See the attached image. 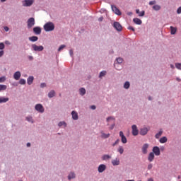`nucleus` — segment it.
Segmentation results:
<instances>
[{
	"instance_id": "nucleus-57",
	"label": "nucleus",
	"mask_w": 181,
	"mask_h": 181,
	"mask_svg": "<svg viewBox=\"0 0 181 181\" xmlns=\"http://www.w3.org/2000/svg\"><path fill=\"white\" fill-rule=\"evenodd\" d=\"M26 146H27V147H30L31 144H30V143H27Z\"/></svg>"
},
{
	"instance_id": "nucleus-28",
	"label": "nucleus",
	"mask_w": 181,
	"mask_h": 181,
	"mask_svg": "<svg viewBox=\"0 0 181 181\" xmlns=\"http://www.w3.org/2000/svg\"><path fill=\"white\" fill-rule=\"evenodd\" d=\"M76 177V175L74 173H70L68 175V180H71V179H74Z\"/></svg>"
},
{
	"instance_id": "nucleus-41",
	"label": "nucleus",
	"mask_w": 181,
	"mask_h": 181,
	"mask_svg": "<svg viewBox=\"0 0 181 181\" xmlns=\"http://www.w3.org/2000/svg\"><path fill=\"white\" fill-rule=\"evenodd\" d=\"M26 120H27L28 122L33 123V117H26Z\"/></svg>"
},
{
	"instance_id": "nucleus-13",
	"label": "nucleus",
	"mask_w": 181,
	"mask_h": 181,
	"mask_svg": "<svg viewBox=\"0 0 181 181\" xmlns=\"http://www.w3.org/2000/svg\"><path fill=\"white\" fill-rule=\"evenodd\" d=\"M112 11L117 15H122L119 9H118L115 6H111Z\"/></svg>"
},
{
	"instance_id": "nucleus-45",
	"label": "nucleus",
	"mask_w": 181,
	"mask_h": 181,
	"mask_svg": "<svg viewBox=\"0 0 181 181\" xmlns=\"http://www.w3.org/2000/svg\"><path fill=\"white\" fill-rule=\"evenodd\" d=\"M5 49V45L3 42L0 43V50H4Z\"/></svg>"
},
{
	"instance_id": "nucleus-39",
	"label": "nucleus",
	"mask_w": 181,
	"mask_h": 181,
	"mask_svg": "<svg viewBox=\"0 0 181 181\" xmlns=\"http://www.w3.org/2000/svg\"><path fill=\"white\" fill-rule=\"evenodd\" d=\"M106 74H107V72L105 71H102L100 73L99 77H104V76H106Z\"/></svg>"
},
{
	"instance_id": "nucleus-6",
	"label": "nucleus",
	"mask_w": 181,
	"mask_h": 181,
	"mask_svg": "<svg viewBox=\"0 0 181 181\" xmlns=\"http://www.w3.org/2000/svg\"><path fill=\"white\" fill-rule=\"evenodd\" d=\"M32 49L34 52H42L44 50V47L42 45L37 46L35 44L31 45Z\"/></svg>"
},
{
	"instance_id": "nucleus-30",
	"label": "nucleus",
	"mask_w": 181,
	"mask_h": 181,
	"mask_svg": "<svg viewBox=\"0 0 181 181\" xmlns=\"http://www.w3.org/2000/svg\"><path fill=\"white\" fill-rule=\"evenodd\" d=\"M54 95H55V91L54 90H51L48 93L49 98H52V97H54Z\"/></svg>"
},
{
	"instance_id": "nucleus-62",
	"label": "nucleus",
	"mask_w": 181,
	"mask_h": 181,
	"mask_svg": "<svg viewBox=\"0 0 181 181\" xmlns=\"http://www.w3.org/2000/svg\"><path fill=\"white\" fill-rule=\"evenodd\" d=\"M125 181H135L134 180H125Z\"/></svg>"
},
{
	"instance_id": "nucleus-32",
	"label": "nucleus",
	"mask_w": 181,
	"mask_h": 181,
	"mask_svg": "<svg viewBox=\"0 0 181 181\" xmlns=\"http://www.w3.org/2000/svg\"><path fill=\"white\" fill-rule=\"evenodd\" d=\"M177 32V28H174L173 26H170V33L172 35H175Z\"/></svg>"
},
{
	"instance_id": "nucleus-26",
	"label": "nucleus",
	"mask_w": 181,
	"mask_h": 181,
	"mask_svg": "<svg viewBox=\"0 0 181 181\" xmlns=\"http://www.w3.org/2000/svg\"><path fill=\"white\" fill-rule=\"evenodd\" d=\"M28 39H29L30 42H37V40H38V37L32 36V37H29Z\"/></svg>"
},
{
	"instance_id": "nucleus-25",
	"label": "nucleus",
	"mask_w": 181,
	"mask_h": 181,
	"mask_svg": "<svg viewBox=\"0 0 181 181\" xmlns=\"http://www.w3.org/2000/svg\"><path fill=\"white\" fill-rule=\"evenodd\" d=\"M163 130H160L158 133H157L156 135H155V138L156 139H159L160 138V136L163 135Z\"/></svg>"
},
{
	"instance_id": "nucleus-44",
	"label": "nucleus",
	"mask_w": 181,
	"mask_h": 181,
	"mask_svg": "<svg viewBox=\"0 0 181 181\" xmlns=\"http://www.w3.org/2000/svg\"><path fill=\"white\" fill-rule=\"evenodd\" d=\"M64 47H66V45H61V46L58 48V52H61V50H63V49H64Z\"/></svg>"
},
{
	"instance_id": "nucleus-15",
	"label": "nucleus",
	"mask_w": 181,
	"mask_h": 181,
	"mask_svg": "<svg viewBox=\"0 0 181 181\" xmlns=\"http://www.w3.org/2000/svg\"><path fill=\"white\" fill-rule=\"evenodd\" d=\"M148 129L146 127H144L140 130V134L141 136H146L148 134Z\"/></svg>"
},
{
	"instance_id": "nucleus-17",
	"label": "nucleus",
	"mask_w": 181,
	"mask_h": 181,
	"mask_svg": "<svg viewBox=\"0 0 181 181\" xmlns=\"http://www.w3.org/2000/svg\"><path fill=\"white\" fill-rule=\"evenodd\" d=\"M119 164H120V160L118 158H115V160H112V165L113 166H117V165H119Z\"/></svg>"
},
{
	"instance_id": "nucleus-43",
	"label": "nucleus",
	"mask_w": 181,
	"mask_h": 181,
	"mask_svg": "<svg viewBox=\"0 0 181 181\" xmlns=\"http://www.w3.org/2000/svg\"><path fill=\"white\" fill-rule=\"evenodd\" d=\"M26 81L25 79H20L19 80V84L24 85L25 84Z\"/></svg>"
},
{
	"instance_id": "nucleus-33",
	"label": "nucleus",
	"mask_w": 181,
	"mask_h": 181,
	"mask_svg": "<svg viewBox=\"0 0 181 181\" xmlns=\"http://www.w3.org/2000/svg\"><path fill=\"white\" fill-rule=\"evenodd\" d=\"M152 8L154 11H160L161 9V6L159 5H154Z\"/></svg>"
},
{
	"instance_id": "nucleus-12",
	"label": "nucleus",
	"mask_w": 181,
	"mask_h": 181,
	"mask_svg": "<svg viewBox=\"0 0 181 181\" xmlns=\"http://www.w3.org/2000/svg\"><path fill=\"white\" fill-rule=\"evenodd\" d=\"M106 165L104 164H101L98 168V171L99 173H103L106 170Z\"/></svg>"
},
{
	"instance_id": "nucleus-9",
	"label": "nucleus",
	"mask_w": 181,
	"mask_h": 181,
	"mask_svg": "<svg viewBox=\"0 0 181 181\" xmlns=\"http://www.w3.org/2000/svg\"><path fill=\"white\" fill-rule=\"evenodd\" d=\"M132 135L134 136H136L139 135V129L137 128V126L134 124L132 126Z\"/></svg>"
},
{
	"instance_id": "nucleus-37",
	"label": "nucleus",
	"mask_w": 181,
	"mask_h": 181,
	"mask_svg": "<svg viewBox=\"0 0 181 181\" xmlns=\"http://www.w3.org/2000/svg\"><path fill=\"white\" fill-rule=\"evenodd\" d=\"M58 126H59V127H63V126H64V127H66V124L65 122H59Z\"/></svg>"
},
{
	"instance_id": "nucleus-20",
	"label": "nucleus",
	"mask_w": 181,
	"mask_h": 181,
	"mask_svg": "<svg viewBox=\"0 0 181 181\" xmlns=\"http://www.w3.org/2000/svg\"><path fill=\"white\" fill-rule=\"evenodd\" d=\"M21 74L20 71L14 73V80H19L21 78Z\"/></svg>"
},
{
	"instance_id": "nucleus-38",
	"label": "nucleus",
	"mask_w": 181,
	"mask_h": 181,
	"mask_svg": "<svg viewBox=\"0 0 181 181\" xmlns=\"http://www.w3.org/2000/svg\"><path fill=\"white\" fill-rule=\"evenodd\" d=\"M116 60H117V63L118 64H121L122 63H123V59L121 58V57L117 58Z\"/></svg>"
},
{
	"instance_id": "nucleus-49",
	"label": "nucleus",
	"mask_w": 181,
	"mask_h": 181,
	"mask_svg": "<svg viewBox=\"0 0 181 181\" xmlns=\"http://www.w3.org/2000/svg\"><path fill=\"white\" fill-rule=\"evenodd\" d=\"M177 13L178 14H180V13H181V6L177 8Z\"/></svg>"
},
{
	"instance_id": "nucleus-2",
	"label": "nucleus",
	"mask_w": 181,
	"mask_h": 181,
	"mask_svg": "<svg viewBox=\"0 0 181 181\" xmlns=\"http://www.w3.org/2000/svg\"><path fill=\"white\" fill-rule=\"evenodd\" d=\"M106 121H107V123H110V122H113V124H112L110 125V127H109V130H113L115 127V117H108L106 119Z\"/></svg>"
},
{
	"instance_id": "nucleus-24",
	"label": "nucleus",
	"mask_w": 181,
	"mask_h": 181,
	"mask_svg": "<svg viewBox=\"0 0 181 181\" xmlns=\"http://www.w3.org/2000/svg\"><path fill=\"white\" fill-rule=\"evenodd\" d=\"M159 142L160 144H165L168 142V138L166 136H163L160 139Z\"/></svg>"
},
{
	"instance_id": "nucleus-1",
	"label": "nucleus",
	"mask_w": 181,
	"mask_h": 181,
	"mask_svg": "<svg viewBox=\"0 0 181 181\" xmlns=\"http://www.w3.org/2000/svg\"><path fill=\"white\" fill-rule=\"evenodd\" d=\"M54 24L52 22H47L43 26V28L46 32L52 31L54 30Z\"/></svg>"
},
{
	"instance_id": "nucleus-14",
	"label": "nucleus",
	"mask_w": 181,
	"mask_h": 181,
	"mask_svg": "<svg viewBox=\"0 0 181 181\" xmlns=\"http://www.w3.org/2000/svg\"><path fill=\"white\" fill-rule=\"evenodd\" d=\"M155 159V154L153 152H151L149 153L148 156V160L150 163H152Z\"/></svg>"
},
{
	"instance_id": "nucleus-42",
	"label": "nucleus",
	"mask_w": 181,
	"mask_h": 181,
	"mask_svg": "<svg viewBox=\"0 0 181 181\" xmlns=\"http://www.w3.org/2000/svg\"><path fill=\"white\" fill-rule=\"evenodd\" d=\"M175 67H176V69H177L178 70H181V63H177V64H175Z\"/></svg>"
},
{
	"instance_id": "nucleus-16",
	"label": "nucleus",
	"mask_w": 181,
	"mask_h": 181,
	"mask_svg": "<svg viewBox=\"0 0 181 181\" xmlns=\"http://www.w3.org/2000/svg\"><path fill=\"white\" fill-rule=\"evenodd\" d=\"M33 33L36 35H40L41 34V32H42V29L40 27H35L33 28Z\"/></svg>"
},
{
	"instance_id": "nucleus-47",
	"label": "nucleus",
	"mask_w": 181,
	"mask_h": 181,
	"mask_svg": "<svg viewBox=\"0 0 181 181\" xmlns=\"http://www.w3.org/2000/svg\"><path fill=\"white\" fill-rule=\"evenodd\" d=\"M156 4V1H149L148 4L152 6Z\"/></svg>"
},
{
	"instance_id": "nucleus-51",
	"label": "nucleus",
	"mask_w": 181,
	"mask_h": 181,
	"mask_svg": "<svg viewBox=\"0 0 181 181\" xmlns=\"http://www.w3.org/2000/svg\"><path fill=\"white\" fill-rule=\"evenodd\" d=\"M90 109H91L92 110H96V106H95V105H91V106H90Z\"/></svg>"
},
{
	"instance_id": "nucleus-19",
	"label": "nucleus",
	"mask_w": 181,
	"mask_h": 181,
	"mask_svg": "<svg viewBox=\"0 0 181 181\" xmlns=\"http://www.w3.org/2000/svg\"><path fill=\"white\" fill-rule=\"evenodd\" d=\"M101 134V138L106 139H108L110 136V134H105L104 132H100Z\"/></svg>"
},
{
	"instance_id": "nucleus-4",
	"label": "nucleus",
	"mask_w": 181,
	"mask_h": 181,
	"mask_svg": "<svg viewBox=\"0 0 181 181\" xmlns=\"http://www.w3.org/2000/svg\"><path fill=\"white\" fill-rule=\"evenodd\" d=\"M35 110L39 113L45 112V108L42 104H36L35 106Z\"/></svg>"
},
{
	"instance_id": "nucleus-11",
	"label": "nucleus",
	"mask_w": 181,
	"mask_h": 181,
	"mask_svg": "<svg viewBox=\"0 0 181 181\" xmlns=\"http://www.w3.org/2000/svg\"><path fill=\"white\" fill-rule=\"evenodd\" d=\"M113 27L117 30V31H122V26L119 22H114Z\"/></svg>"
},
{
	"instance_id": "nucleus-46",
	"label": "nucleus",
	"mask_w": 181,
	"mask_h": 181,
	"mask_svg": "<svg viewBox=\"0 0 181 181\" xmlns=\"http://www.w3.org/2000/svg\"><path fill=\"white\" fill-rule=\"evenodd\" d=\"M119 139H117L115 142L112 144V146L115 147L116 145L119 144Z\"/></svg>"
},
{
	"instance_id": "nucleus-64",
	"label": "nucleus",
	"mask_w": 181,
	"mask_h": 181,
	"mask_svg": "<svg viewBox=\"0 0 181 181\" xmlns=\"http://www.w3.org/2000/svg\"><path fill=\"white\" fill-rule=\"evenodd\" d=\"M1 2H4V1H6V0H1Z\"/></svg>"
},
{
	"instance_id": "nucleus-55",
	"label": "nucleus",
	"mask_w": 181,
	"mask_h": 181,
	"mask_svg": "<svg viewBox=\"0 0 181 181\" xmlns=\"http://www.w3.org/2000/svg\"><path fill=\"white\" fill-rule=\"evenodd\" d=\"M4 30H6V32H8L9 30V28L7 26L4 27Z\"/></svg>"
},
{
	"instance_id": "nucleus-27",
	"label": "nucleus",
	"mask_w": 181,
	"mask_h": 181,
	"mask_svg": "<svg viewBox=\"0 0 181 181\" xmlns=\"http://www.w3.org/2000/svg\"><path fill=\"white\" fill-rule=\"evenodd\" d=\"M136 13L137 14H139V16H145V11H142L141 12H140L139 9H136Z\"/></svg>"
},
{
	"instance_id": "nucleus-52",
	"label": "nucleus",
	"mask_w": 181,
	"mask_h": 181,
	"mask_svg": "<svg viewBox=\"0 0 181 181\" xmlns=\"http://www.w3.org/2000/svg\"><path fill=\"white\" fill-rule=\"evenodd\" d=\"M40 87H41V88H43V87H46V83H41Z\"/></svg>"
},
{
	"instance_id": "nucleus-31",
	"label": "nucleus",
	"mask_w": 181,
	"mask_h": 181,
	"mask_svg": "<svg viewBox=\"0 0 181 181\" xmlns=\"http://www.w3.org/2000/svg\"><path fill=\"white\" fill-rule=\"evenodd\" d=\"M79 93L81 95H85L86 90L84 88H81L79 89Z\"/></svg>"
},
{
	"instance_id": "nucleus-60",
	"label": "nucleus",
	"mask_w": 181,
	"mask_h": 181,
	"mask_svg": "<svg viewBox=\"0 0 181 181\" xmlns=\"http://www.w3.org/2000/svg\"><path fill=\"white\" fill-rule=\"evenodd\" d=\"M171 69H175V66L173 64H170Z\"/></svg>"
},
{
	"instance_id": "nucleus-63",
	"label": "nucleus",
	"mask_w": 181,
	"mask_h": 181,
	"mask_svg": "<svg viewBox=\"0 0 181 181\" xmlns=\"http://www.w3.org/2000/svg\"><path fill=\"white\" fill-rule=\"evenodd\" d=\"M128 15H132V12L128 13Z\"/></svg>"
},
{
	"instance_id": "nucleus-56",
	"label": "nucleus",
	"mask_w": 181,
	"mask_h": 181,
	"mask_svg": "<svg viewBox=\"0 0 181 181\" xmlns=\"http://www.w3.org/2000/svg\"><path fill=\"white\" fill-rule=\"evenodd\" d=\"M98 21H103V17L99 18H98Z\"/></svg>"
},
{
	"instance_id": "nucleus-59",
	"label": "nucleus",
	"mask_w": 181,
	"mask_h": 181,
	"mask_svg": "<svg viewBox=\"0 0 181 181\" xmlns=\"http://www.w3.org/2000/svg\"><path fill=\"white\" fill-rule=\"evenodd\" d=\"M148 181H154L153 178H148Z\"/></svg>"
},
{
	"instance_id": "nucleus-36",
	"label": "nucleus",
	"mask_w": 181,
	"mask_h": 181,
	"mask_svg": "<svg viewBox=\"0 0 181 181\" xmlns=\"http://www.w3.org/2000/svg\"><path fill=\"white\" fill-rule=\"evenodd\" d=\"M130 87V83L129 81H127L124 84V88L128 89Z\"/></svg>"
},
{
	"instance_id": "nucleus-54",
	"label": "nucleus",
	"mask_w": 181,
	"mask_h": 181,
	"mask_svg": "<svg viewBox=\"0 0 181 181\" xmlns=\"http://www.w3.org/2000/svg\"><path fill=\"white\" fill-rule=\"evenodd\" d=\"M4 51H0V57H2L4 56Z\"/></svg>"
},
{
	"instance_id": "nucleus-34",
	"label": "nucleus",
	"mask_w": 181,
	"mask_h": 181,
	"mask_svg": "<svg viewBox=\"0 0 181 181\" xmlns=\"http://www.w3.org/2000/svg\"><path fill=\"white\" fill-rule=\"evenodd\" d=\"M117 151H118L120 154H123V153H124V151L123 146H119L118 147Z\"/></svg>"
},
{
	"instance_id": "nucleus-3",
	"label": "nucleus",
	"mask_w": 181,
	"mask_h": 181,
	"mask_svg": "<svg viewBox=\"0 0 181 181\" xmlns=\"http://www.w3.org/2000/svg\"><path fill=\"white\" fill-rule=\"evenodd\" d=\"M34 2V0H23L22 1V6L24 7H29L31 6Z\"/></svg>"
},
{
	"instance_id": "nucleus-22",
	"label": "nucleus",
	"mask_w": 181,
	"mask_h": 181,
	"mask_svg": "<svg viewBox=\"0 0 181 181\" xmlns=\"http://www.w3.org/2000/svg\"><path fill=\"white\" fill-rule=\"evenodd\" d=\"M33 80H34V77L33 76H29L27 78V83L30 86L31 84H33Z\"/></svg>"
},
{
	"instance_id": "nucleus-53",
	"label": "nucleus",
	"mask_w": 181,
	"mask_h": 181,
	"mask_svg": "<svg viewBox=\"0 0 181 181\" xmlns=\"http://www.w3.org/2000/svg\"><path fill=\"white\" fill-rule=\"evenodd\" d=\"M69 54H70V56H73V55H74V51H73V49H70V50H69Z\"/></svg>"
},
{
	"instance_id": "nucleus-35",
	"label": "nucleus",
	"mask_w": 181,
	"mask_h": 181,
	"mask_svg": "<svg viewBox=\"0 0 181 181\" xmlns=\"http://www.w3.org/2000/svg\"><path fill=\"white\" fill-rule=\"evenodd\" d=\"M6 85H0V91H5L6 90Z\"/></svg>"
},
{
	"instance_id": "nucleus-29",
	"label": "nucleus",
	"mask_w": 181,
	"mask_h": 181,
	"mask_svg": "<svg viewBox=\"0 0 181 181\" xmlns=\"http://www.w3.org/2000/svg\"><path fill=\"white\" fill-rule=\"evenodd\" d=\"M111 158H112V157L110 155H103L102 156V160H110Z\"/></svg>"
},
{
	"instance_id": "nucleus-61",
	"label": "nucleus",
	"mask_w": 181,
	"mask_h": 181,
	"mask_svg": "<svg viewBox=\"0 0 181 181\" xmlns=\"http://www.w3.org/2000/svg\"><path fill=\"white\" fill-rule=\"evenodd\" d=\"M177 81H181V79L180 78H176Z\"/></svg>"
},
{
	"instance_id": "nucleus-48",
	"label": "nucleus",
	"mask_w": 181,
	"mask_h": 181,
	"mask_svg": "<svg viewBox=\"0 0 181 181\" xmlns=\"http://www.w3.org/2000/svg\"><path fill=\"white\" fill-rule=\"evenodd\" d=\"M153 168V164L150 163L148 165V170H151Z\"/></svg>"
},
{
	"instance_id": "nucleus-8",
	"label": "nucleus",
	"mask_w": 181,
	"mask_h": 181,
	"mask_svg": "<svg viewBox=\"0 0 181 181\" xmlns=\"http://www.w3.org/2000/svg\"><path fill=\"white\" fill-rule=\"evenodd\" d=\"M119 136L121 137V141L123 144H126L127 143V139L124 136V132L122 131L119 132Z\"/></svg>"
},
{
	"instance_id": "nucleus-50",
	"label": "nucleus",
	"mask_w": 181,
	"mask_h": 181,
	"mask_svg": "<svg viewBox=\"0 0 181 181\" xmlns=\"http://www.w3.org/2000/svg\"><path fill=\"white\" fill-rule=\"evenodd\" d=\"M128 29H129V30H132V31H135L134 28V27H132V26H129V27H128Z\"/></svg>"
},
{
	"instance_id": "nucleus-18",
	"label": "nucleus",
	"mask_w": 181,
	"mask_h": 181,
	"mask_svg": "<svg viewBox=\"0 0 181 181\" xmlns=\"http://www.w3.org/2000/svg\"><path fill=\"white\" fill-rule=\"evenodd\" d=\"M71 116H72V119L74 120H78V113L76 111H72L71 112Z\"/></svg>"
},
{
	"instance_id": "nucleus-58",
	"label": "nucleus",
	"mask_w": 181,
	"mask_h": 181,
	"mask_svg": "<svg viewBox=\"0 0 181 181\" xmlns=\"http://www.w3.org/2000/svg\"><path fill=\"white\" fill-rule=\"evenodd\" d=\"M6 45H11V42L9 41H6Z\"/></svg>"
},
{
	"instance_id": "nucleus-10",
	"label": "nucleus",
	"mask_w": 181,
	"mask_h": 181,
	"mask_svg": "<svg viewBox=\"0 0 181 181\" xmlns=\"http://www.w3.org/2000/svg\"><path fill=\"white\" fill-rule=\"evenodd\" d=\"M149 148L148 144H144L141 148L142 153L146 155L148 153V149Z\"/></svg>"
},
{
	"instance_id": "nucleus-21",
	"label": "nucleus",
	"mask_w": 181,
	"mask_h": 181,
	"mask_svg": "<svg viewBox=\"0 0 181 181\" xmlns=\"http://www.w3.org/2000/svg\"><path fill=\"white\" fill-rule=\"evenodd\" d=\"M9 101L8 98H4V97H0V104L1 103H6Z\"/></svg>"
},
{
	"instance_id": "nucleus-7",
	"label": "nucleus",
	"mask_w": 181,
	"mask_h": 181,
	"mask_svg": "<svg viewBox=\"0 0 181 181\" xmlns=\"http://www.w3.org/2000/svg\"><path fill=\"white\" fill-rule=\"evenodd\" d=\"M153 153L156 156H160V149L158 146H154L152 149Z\"/></svg>"
},
{
	"instance_id": "nucleus-40",
	"label": "nucleus",
	"mask_w": 181,
	"mask_h": 181,
	"mask_svg": "<svg viewBox=\"0 0 181 181\" xmlns=\"http://www.w3.org/2000/svg\"><path fill=\"white\" fill-rule=\"evenodd\" d=\"M6 80V76H1L0 77V83H4Z\"/></svg>"
},
{
	"instance_id": "nucleus-5",
	"label": "nucleus",
	"mask_w": 181,
	"mask_h": 181,
	"mask_svg": "<svg viewBox=\"0 0 181 181\" xmlns=\"http://www.w3.org/2000/svg\"><path fill=\"white\" fill-rule=\"evenodd\" d=\"M35 24V20L34 18H30L27 21V27L28 28H31Z\"/></svg>"
},
{
	"instance_id": "nucleus-23",
	"label": "nucleus",
	"mask_w": 181,
	"mask_h": 181,
	"mask_svg": "<svg viewBox=\"0 0 181 181\" xmlns=\"http://www.w3.org/2000/svg\"><path fill=\"white\" fill-rule=\"evenodd\" d=\"M134 23H135L137 25H141L142 21L138 18H135L133 19Z\"/></svg>"
}]
</instances>
